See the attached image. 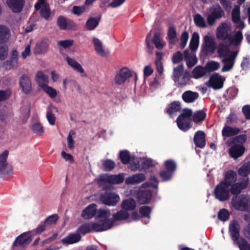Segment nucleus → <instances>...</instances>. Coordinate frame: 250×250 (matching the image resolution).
<instances>
[{"label":"nucleus","instance_id":"6","mask_svg":"<svg viewBox=\"0 0 250 250\" xmlns=\"http://www.w3.org/2000/svg\"><path fill=\"white\" fill-rule=\"evenodd\" d=\"M232 29L230 23H221L216 30V37L218 40L225 41L229 40L231 36Z\"/></svg>","mask_w":250,"mask_h":250},{"label":"nucleus","instance_id":"61","mask_svg":"<svg viewBox=\"0 0 250 250\" xmlns=\"http://www.w3.org/2000/svg\"><path fill=\"white\" fill-rule=\"evenodd\" d=\"M73 135H74V133L72 131H71L69 133L67 137L68 147L71 149H72L75 147V142L72 137Z\"/></svg>","mask_w":250,"mask_h":250},{"label":"nucleus","instance_id":"24","mask_svg":"<svg viewBox=\"0 0 250 250\" xmlns=\"http://www.w3.org/2000/svg\"><path fill=\"white\" fill-rule=\"evenodd\" d=\"M92 42L96 53L102 57H106L107 54L104 48L102 41L98 38L94 37L92 38Z\"/></svg>","mask_w":250,"mask_h":250},{"label":"nucleus","instance_id":"14","mask_svg":"<svg viewBox=\"0 0 250 250\" xmlns=\"http://www.w3.org/2000/svg\"><path fill=\"white\" fill-rule=\"evenodd\" d=\"M240 225L237 220H233L230 222L229 231L234 242H236L241 237H240Z\"/></svg>","mask_w":250,"mask_h":250},{"label":"nucleus","instance_id":"63","mask_svg":"<svg viewBox=\"0 0 250 250\" xmlns=\"http://www.w3.org/2000/svg\"><path fill=\"white\" fill-rule=\"evenodd\" d=\"M218 217L220 220L223 221H225L228 220L229 218V214L226 209H223L219 212Z\"/></svg>","mask_w":250,"mask_h":250},{"label":"nucleus","instance_id":"2","mask_svg":"<svg viewBox=\"0 0 250 250\" xmlns=\"http://www.w3.org/2000/svg\"><path fill=\"white\" fill-rule=\"evenodd\" d=\"M217 51L218 57L222 59V62L224 63L222 71L227 72L231 70L233 67L238 51L230 50L229 46L224 43L218 45Z\"/></svg>","mask_w":250,"mask_h":250},{"label":"nucleus","instance_id":"40","mask_svg":"<svg viewBox=\"0 0 250 250\" xmlns=\"http://www.w3.org/2000/svg\"><path fill=\"white\" fill-rule=\"evenodd\" d=\"M152 41L155 47L159 50L162 49L166 44L161 37V34L158 32L155 33Z\"/></svg>","mask_w":250,"mask_h":250},{"label":"nucleus","instance_id":"21","mask_svg":"<svg viewBox=\"0 0 250 250\" xmlns=\"http://www.w3.org/2000/svg\"><path fill=\"white\" fill-rule=\"evenodd\" d=\"M240 7L238 5H236L232 9V20L236 24L237 28H243L244 24L240 20Z\"/></svg>","mask_w":250,"mask_h":250},{"label":"nucleus","instance_id":"35","mask_svg":"<svg viewBox=\"0 0 250 250\" xmlns=\"http://www.w3.org/2000/svg\"><path fill=\"white\" fill-rule=\"evenodd\" d=\"M194 141L196 145L199 147H203L205 145V133L202 131H199L197 132L194 137Z\"/></svg>","mask_w":250,"mask_h":250},{"label":"nucleus","instance_id":"39","mask_svg":"<svg viewBox=\"0 0 250 250\" xmlns=\"http://www.w3.org/2000/svg\"><path fill=\"white\" fill-rule=\"evenodd\" d=\"M129 217V213L126 210H121L116 213L113 214V219H111L110 217L109 218L112 221L113 225V222L114 221H122L123 220L126 219Z\"/></svg>","mask_w":250,"mask_h":250},{"label":"nucleus","instance_id":"53","mask_svg":"<svg viewBox=\"0 0 250 250\" xmlns=\"http://www.w3.org/2000/svg\"><path fill=\"white\" fill-rule=\"evenodd\" d=\"M239 174L243 176L250 173V162L245 163L239 169Z\"/></svg>","mask_w":250,"mask_h":250},{"label":"nucleus","instance_id":"34","mask_svg":"<svg viewBox=\"0 0 250 250\" xmlns=\"http://www.w3.org/2000/svg\"><path fill=\"white\" fill-rule=\"evenodd\" d=\"M10 37V29L6 26L0 25V43L7 42Z\"/></svg>","mask_w":250,"mask_h":250},{"label":"nucleus","instance_id":"54","mask_svg":"<svg viewBox=\"0 0 250 250\" xmlns=\"http://www.w3.org/2000/svg\"><path fill=\"white\" fill-rule=\"evenodd\" d=\"M184 66L183 65H180L174 68L173 76L174 77V80L180 78L183 75L184 72Z\"/></svg>","mask_w":250,"mask_h":250},{"label":"nucleus","instance_id":"41","mask_svg":"<svg viewBox=\"0 0 250 250\" xmlns=\"http://www.w3.org/2000/svg\"><path fill=\"white\" fill-rule=\"evenodd\" d=\"M243 38L242 32L238 31L235 33L233 38L230 37L228 40L229 41L230 44H233L234 46H236L241 43Z\"/></svg>","mask_w":250,"mask_h":250},{"label":"nucleus","instance_id":"22","mask_svg":"<svg viewBox=\"0 0 250 250\" xmlns=\"http://www.w3.org/2000/svg\"><path fill=\"white\" fill-rule=\"evenodd\" d=\"M151 193L148 190H140L137 194L138 202L140 204H147L150 200Z\"/></svg>","mask_w":250,"mask_h":250},{"label":"nucleus","instance_id":"3","mask_svg":"<svg viewBox=\"0 0 250 250\" xmlns=\"http://www.w3.org/2000/svg\"><path fill=\"white\" fill-rule=\"evenodd\" d=\"M192 115L191 109L188 108L183 109L182 113L177 119V125L180 129L186 131L190 128Z\"/></svg>","mask_w":250,"mask_h":250},{"label":"nucleus","instance_id":"47","mask_svg":"<svg viewBox=\"0 0 250 250\" xmlns=\"http://www.w3.org/2000/svg\"><path fill=\"white\" fill-rule=\"evenodd\" d=\"M235 243L238 244L240 250H250V244L245 238L242 237L239 238Z\"/></svg>","mask_w":250,"mask_h":250},{"label":"nucleus","instance_id":"50","mask_svg":"<svg viewBox=\"0 0 250 250\" xmlns=\"http://www.w3.org/2000/svg\"><path fill=\"white\" fill-rule=\"evenodd\" d=\"M33 132L39 136H42L44 134V130L42 125L39 123L34 124L31 126Z\"/></svg>","mask_w":250,"mask_h":250},{"label":"nucleus","instance_id":"30","mask_svg":"<svg viewBox=\"0 0 250 250\" xmlns=\"http://www.w3.org/2000/svg\"><path fill=\"white\" fill-rule=\"evenodd\" d=\"M66 59L67 63L73 69L80 74H85L84 70L82 65L75 60L68 57Z\"/></svg>","mask_w":250,"mask_h":250},{"label":"nucleus","instance_id":"37","mask_svg":"<svg viewBox=\"0 0 250 250\" xmlns=\"http://www.w3.org/2000/svg\"><path fill=\"white\" fill-rule=\"evenodd\" d=\"M81 239V237L79 233H73L63 239L62 242L65 245L72 244L79 242Z\"/></svg>","mask_w":250,"mask_h":250},{"label":"nucleus","instance_id":"13","mask_svg":"<svg viewBox=\"0 0 250 250\" xmlns=\"http://www.w3.org/2000/svg\"><path fill=\"white\" fill-rule=\"evenodd\" d=\"M101 202L104 205L108 206H115L119 202V196L114 192H106L101 195L100 197Z\"/></svg>","mask_w":250,"mask_h":250},{"label":"nucleus","instance_id":"46","mask_svg":"<svg viewBox=\"0 0 250 250\" xmlns=\"http://www.w3.org/2000/svg\"><path fill=\"white\" fill-rule=\"evenodd\" d=\"M51 98H55L58 95V91L56 89L47 84L42 89Z\"/></svg>","mask_w":250,"mask_h":250},{"label":"nucleus","instance_id":"43","mask_svg":"<svg viewBox=\"0 0 250 250\" xmlns=\"http://www.w3.org/2000/svg\"><path fill=\"white\" fill-rule=\"evenodd\" d=\"M244 219L249 224L243 228L242 233L244 236L250 241V215H245Z\"/></svg>","mask_w":250,"mask_h":250},{"label":"nucleus","instance_id":"4","mask_svg":"<svg viewBox=\"0 0 250 250\" xmlns=\"http://www.w3.org/2000/svg\"><path fill=\"white\" fill-rule=\"evenodd\" d=\"M201 48L203 53L206 55L214 53L216 47L215 38L212 35L208 34L204 37Z\"/></svg>","mask_w":250,"mask_h":250},{"label":"nucleus","instance_id":"52","mask_svg":"<svg viewBox=\"0 0 250 250\" xmlns=\"http://www.w3.org/2000/svg\"><path fill=\"white\" fill-rule=\"evenodd\" d=\"M180 104L179 102H173L169 105L167 112L169 115H172L173 113L180 110Z\"/></svg>","mask_w":250,"mask_h":250},{"label":"nucleus","instance_id":"58","mask_svg":"<svg viewBox=\"0 0 250 250\" xmlns=\"http://www.w3.org/2000/svg\"><path fill=\"white\" fill-rule=\"evenodd\" d=\"M115 166L114 162L111 160H105L103 163V167L105 171H111L114 168Z\"/></svg>","mask_w":250,"mask_h":250},{"label":"nucleus","instance_id":"5","mask_svg":"<svg viewBox=\"0 0 250 250\" xmlns=\"http://www.w3.org/2000/svg\"><path fill=\"white\" fill-rule=\"evenodd\" d=\"M9 155L8 150H4L0 154V176L4 177L12 173V168L7 161Z\"/></svg>","mask_w":250,"mask_h":250},{"label":"nucleus","instance_id":"45","mask_svg":"<svg viewBox=\"0 0 250 250\" xmlns=\"http://www.w3.org/2000/svg\"><path fill=\"white\" fill-rule=\"evenodd\" d=\"M136 202L132 199H127L123 202L122 207L123 209L126 210H133L136 208Z\"/></svg>","mask_w":250,"mask_h":250},{"label":"nucleus","instance_id":"12","mask_svg":"<svg viewBox=\"0 0 250 250\" xmlns=\"http://www.w3.org/2000/svg\"><path fill=\"white\" fill-rule=\"evenodd\" d=\"M225 78L218 73L212 75L208 81L206 83V85L214 89H219L223 87Z\"/></svg>","mask_w":250,"mask_h":250},{"label":"nucleus","instance_id":"48","mask_svg":"<svg viewBox=\"0 0 250 250\" xmlns=\"http://www.w3.org/2000/svg\"><path fill=\"white\" fill-rule=\"evenodd\" d=\"M194 21L195 24L201 28H205L207 24L205 19L200 14H196L194 17Z\"/></svg>","mask_w":250,"mask_h":250},{"label":"nucleus","instance_id":"29","mask_svg":"<svg viewBox=\"0 0 250 250\" xmlns=\"http://www.w3.org/2000/svg\"><path fill=\"white\" fill-rule=\"evenodd\" d=\"M100 21V18L89 17L85 22L84 28L87 31L94 30L98 26Z\"/></svg>","mask_w":250,"mask_h":250},{"label":"nucleus","instance_id":"49","mask_svg":"<svg viewBox=\"0 0 250 250\" xmlns=\"http://www.w3.org/2000/svg\"><path fill=\"white\" fill-rule=\"evenodd\" d=\"M206 116V114L203 110L197 111L192 115L193 121L195 123L203 121L205 119Z\"/></svg>","mask_w":250,"mask_h":250},{"label":"nucleus","instance_id":"38","mask_svg":"<svg viewBox=\"0 0 250 250\" xmlns=\"http://www.w3.org/2000/svg\"><path fill=\"white\" fill-rule=\"evenodd\" d=\"M184 59L186 62L187 66L189 68L192 67L197 63L195 56L190 55L188 50H185L184 52Z\"/></svg>","mask_w":250,"mask_h":250},{"label":"nucleus","instance_id":"7","mask_svg":"<svg viewBox=\"0 0 250 250\" xmlns=\"http://www.w3.org/2000/svg\"><path fill=\"white\" fill-rule=\"evenodd\" d=\"M229 188L220 182L214 189L215 197L220 201L228 200L229 198Z\"/></svg>","mask_w":250,"mask_h":250},{"label":"nucleus","instance_id":"44","mask_svg":"<svg viewBox=\"0 0 250 250\" xmlns=\"http://www.w3.org/2000/svg\"><path fill=\"white\" fill-rule=\"evenodd\" d=\"M199 42V37L197 33H194L192 34L189 43L190 49L192 51L196 50L198 48Z\"/></svg>","mask_w":250,"mask_h":250},{"label":"nucleus","instance_id":"42","mask_svg":"<svg viewBox=\"0 0 250 250\" xmlns=\"http://www.w3.org/2000/svg\"><path fill=\"white\" fill-rule=\"evenodd\" d=\"M206 68L202 66L195 67L192 71L193 77L195 79H198L204 76L206 73Z\"/></svg>","mask_w":250,"mask_h":250},{"label":"nucleus","instance_id":"9","mask_svg":"<svg viewBox=\"0 0 250 250\" xmlns=\"http://www.w3.org/2000/svg\"><path fill=\"white\" fill-rule=\"evenodd\" d=\"M133 72L128 68L125 67L120 70L115 76L114 81L116 84L121 85L133 76Z\"/></svg>","mask_w":250,"mask_h":250},{"label":"nucleus","instance_id":"60","mask_svg":"<svg viewBox=\"0 0 250 250\" xmlns=\"http://www.w3.org/2000/svg\"><path fill=\"white\" fill-rule=\"evenodd\" d=\"M146 43L147 46V49L148 50V52L151 54H152L154 47L153 46L151 41V34L150 32L148 33L146 36Z\"/></svg>","mask_w":250,"mask_h":250},{"label":"nucleus","instance_id":"64","mask_svg":"<svg viewBox=\"0 0 250 250\" xmlns=\"http://www.w3.org/2000/svg\"><path fill=\"white\" fill-rule=\"evenodd\" d=\"M165 167L168 171L172 172L175 170L176 165L173 161L170 160L166 161Z\"/></svg>","mask_w":250,"mask_h":250},{"label":"nucleus","instance_id":"26","mask_svg":"<svg viewBox=\"0 0 250 250\" xmlns=\"http://www.w3.org/2000/svg\"><path fill=\"white\" fill-rule=\"evenodd\" d=\"M199 97V94L197 92L191 90H188L182 94V99L187 103L194 102Z\"/></svg>","mask_w":250,"mask_h":250},{"label":"nucleus","instance_id":"55","mask_svg":"<svg viewBox=\"0 0 250 250\" xmlns=\"http://www.w3.org/2000/svg\"><path fill=\"white\" fill-rule=\"evenodd\" d=\"M8 47L5 44L0 43V60H4L7 57Z\"/></svg>","mask_w":250,"mask_h":250},{"label":"nucleus","instance_id":"56","mask_svg":"<svg viewBox=\"0 0 250 250\" xmlns=\"http://www.w3.org/2000/svg\"><path fill=\"white\" fill-rule=\"evenodd\" d=\"M177 35L175 28L174 26H171L169 27L167 32V37L169 40V42L170 43L174 42V39Z\"/></svg>","mask_w":250,"mask_h":250},{"label":"nucleus","instance_id":"33","mask_svg":"<svg viewBox=\"0 0 250 250\" xmlns=\"http://www.w3.org/2000/svg\"><path fill=\"white\" fill-rule=\"evenodd\" d=\"M96 210V205L94 204H90L83 210L82 216L85 219L91 218L95 214Z\"/></svg>","mask_w":250,"mask_h":250},{"label":"nucleus","instance_id":"11","mask_svg":"<svg viewBox=\"0 0 250 250\" xmlns=\"http://www.w3.org/2000/svg\"><path fill=\"white\" fill-rule=\"evenodd\" d=\"M231 204L235 209L245 210L249 205V199L245 195L235 196L232 198Z\"/></svg>","mask_w":250,"mask_h":250},{"label":"nucleus","instance_id":"16","mask_svg":"<svg viewBox=\"0 0 250 250\" xmlns=\"http://www.w3.org/2000/svg\"><path fill=\"white\" fill-rule=\"evenodd\" d=\"M32 237L29 232L22 233L15 240L13 245L15 246L25 247L32 241Z\"/></svg>","mask_w":250,"mask_h":250},{"label":"nucleus","instance_id":"32","mask_svg":"<svg viewBox=\"0 0 250 250\" xmlns=\"http://www.w3.org/2000/svg\"><path fill=\"white\" fill-rule=\"evenodd\" d=\"M145 176L143 173H138L132 175L126 179L127 184L134 185L140 183L145 180Z\"/></svg>","mask_w":250,"mask_h":250},{"label":"nucleus","instance_id":"25","mask_svg":"<svg viewBox=\"0 0 250 250\" xmlns=\"http://www.w3.org/2000/svg\"><path fill=\"white\" fill-rule=\"evenodd\" d=\"M236 173L232 170L227 171L225 175V179L222 183L228 186L229 188L232 186L237 180Z\"/></svg>","mask_w":250,"mask_h":250},{"label":"nucleus","instance_id":"17","mask_svg":"<svg viewBox=\"0 0 250 250\" xmlns=\"http://www.w3.org/2000/svg\"><path fill=\"white\" fill-rule=\"evenodd\" d=\"M57 23L62 29H74L77 27V24L73 21L62 16L58 18Z\"/></svg>","mask_w":250,"mask_h":250},{"label":"nucleus","instance_id":"19","mask_svg":"<svg viewBox=\"0 0 250 250\" xmlns=\"http://www.w3.org/2000/svg\"><path fill=\"white\" fill-rule=\"evenodd\" d=\"M9 9L14 13L20 12L24 4V0H7L6 1Z\"/></svg>","mask_w":250,"mask_h":250},{"label":"nucleus","instance_id":"59","mask_svg":"<svg viewBox=\"0 0 250 250\" xmlns=\"http://www.w3.org/2000/svg\"><path fill=\"white\" fill-rule=\"evenodd\" d=\"M120 157L122 163L125 165L128 164L131 159L128 152L126 151L121 152Z\"/></svg>","mask_w":250,"mask_h":250},{"label":"nucleus","instance_id":"31","mask_svg":"<svg viewBox=\"0 0 250 250\" xmlns=\"http://www.w3.org/2000/svg\"><path fill=\"white\" fill-rule=\"evenodd\" d=\"M49 43L47 41H42L37 43L34 49V53L36 54H43L48 49Z\"/></svg>","mask_w":250,"mask_h":250},{"label":"nucleus","instance_id":"57","mask_svg":"<svg viewBox=\"0 0 250 250\" xmlns=\"http://www.w3.org/2000/svg\"><path fill=\"white\" fill-rule=\"evenodd\" d=\"M58 219V216L57 214H53L48 217L44 220V222L47 226L49 227L53 224H55Z\"/></svg>","mask_w":250,"mask_h":250},{"label":"nucleus","instance_id":"18","mask_svg":"<svg viewBox=\"0 0 250 250\" xmlns=\"http://www.w3.org/2000/svg\"><path fill=\"white\" fill-rule=\"evenodd\" d=\"M19 52L15 49L11 52V55L9 59L4 62L6 69H10L17 66L19 61Z\"/></svg>","mask_w":250,"mask_h":250},{"label":"nucleus","instance_id":"27","mask_svg":"<svg viewBox=\"0 0 250 250\" xmlns=\"http://www.w3.org/2000/svg\"><path fill=\"white\" fill-rule=\"evenodd\" d=\"M245 151V148L241 145H234L231 146L229 150L230 155L236 159L237 158L241 156Z\"/></svg>","mask_w":250,"mask_h":250},{"label":"nucleus","instance_id":"15","mask_svg":"<svg viewBox=\"0 0 250 250\" xmlns=\"http://www.w3.org/2000/svg\"><path fill=\"white\" fill-rule=\"evenodd\" d=\"M36 10H40L41 16L45 19H49L50 15V10L48 4L45 0H39V1L35 5Z\"/></svg>","mask_w":250,"mask_h":250},{"label":"nucleus","instance_id":"20","mask_svg":"<svg viewBox=\"0 0 250 250\" xmlns=\"http://www.w3.org/2000/svg\"><path fill=\"white\" fill-rule=\"evenodd\" d=\"M35 80L41 89L49 83L48 76L41 71H38L36 73Z\"/></svg>","mask_w":250,"mask_h":250},{"label":"nucleus","instance_id":"28","mask_svg":"<svg viewBox=\"0 0 250 250\" xmlns=\"http://www.w3.org/2000/svg\"><path fill=\"white\" fill-rule=\"evenodd\" d=\"M248 181L247 180L243 181L240 183L233 184L231 186L230 191L233 195L239 194L241 191L246 188L248 186Z\"/></svg>","mask_w":250,"mask_h":250},{"label":"nucleus","instance_id":"8","mask_svg":"<svg viewBox=\"0 0 250 250\" xmlns=\"http://www.w3.org/2000/svg\"><path fill=\"white\" fill-rule=\"evenodd\" d=\"M124 180V176L122 174L118 175L103 174L100 176L98 182L100 185L104 184H118Z\"/></svg>","mask_w":250,"mask_h":250},{"label":"nucleus","instance_id":"23","mask_svg":"<svg viewBox=\"0 0 250 250\" xmlns=\"http://www.w3.org/2000/svg\"><path fill=\"white\" fill-rule=\"evenodd\" d=\"M20 83L25 93L28 94L31 91L32 87L31 81L28 76L23 75L20 80Z\"/></svg>","mask_w":250,"mask_h":250},{"label":"nucleus","instance_id":"36","mask_svg":"<svg viewBox=\"0 0 250 250\" xmlns=\"http://www.w3.org/2000/svg\"><path fill=\"white\" fill-rule=\"evenodd\" d=\"M240 131L237 127L225 126L222 130V135L224 137H229L238 134Z\"/></svg>","mask_w":250,"mask_h":250},{"label":"nucleus","instance_id":"51","mask_svg":"<svg viewBox=\"0 0 250 250\" xmlns=\"http://www.w3.org/2000/svg\"><path fill=\"white\" fill-rule=\"evenodd\" d=\"M220 64L219 62L211 61L208 62L206 65V71L208 72H212L217 70L220 67Z\"/></svg>","mask_w":250,"mask_h":250},{"label":"nucleus","instance_id":"10","mask_svg":"<svg viewBox=\"0 0 250 250\" xmlns=\"http://www.w3.org/2000/svg\"><path fill=\"white\" fill-rule=\"evenodd\" d=\"M210 14L207 17V21L209 25L214 24L216 20L222 18L224 12L219 5L213 6L209 8Z\"/></svg>","mask_w":250,"mask_h":250},{"label":"nucleus","instance_id":"1","mask_svg":"<svg viewBox=\"0 0 250 250\" xmlns=\"http://www.w3.org/2000/svg\"><path fill=\"white\" fill-rule=\"evenodd\" d=\"M111 216L109 209H100L97 211V222L85 224L80 227L78 232L85 234L92 230L101 231L106 230L112 227V221L109 218Z\"/></svg>","mask_w":250,"mask_h":250},{"label":"nucleus","instance_id":"62","mask_svg":"<svg viewBox=\"0 0 250 250\" xmlns=\"http://www.w3.org/2000/svg\"><path fill=\"white\" fill-rule=\"evenodd\" d=\"M139 211L143 216L150 218V213L151 212L150 207L146 206H143L140 208Z\"/></svg>","mask_w":250,"mask_h":250}]
</instances>
